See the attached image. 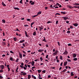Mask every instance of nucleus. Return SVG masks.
Returning <instances> with one entry per match:
<instances>
[{"mask_svg":"<svg viewBox=\"0 0 79 79\" xmlns=\"http://www.w3.org/2000/svg\"><path fill=\"white\" fill-rule=\"evenodd\" d=\"M60 15V13H56V14H55V16H56V15Z\"/></svg>","mask_w":79,"mask_h":79,"instance_id":"nucleus-32","label":"nucleus"},{"mask_svg":"<svg viewBox=\"0 0 79 79\" xmlns=\"http://www.w3.org/2000/svg\"><path fill=\"white\" fill-rule=\"evenodd\" d=\"M16 30H15V31H19V32H20V30H19V29H18V28H16Z\"/></svg>","mask_w":79,"mask_h":79,"instance_id":"nucleus-26","label":"nucleus"},{"mask_svg":"<svg viewBox=\"0 0 79 79\" xmlns=\"http://www.w3.org/2000/svg\"><path fill=\"white\" fill-rule=\"evenodd\" d=\"M72 45V44H68V46H71Z\"/></svg>","mask_w":79,"mask_h":79,"instance_id":"nucleus-54","label":"nucleus"},{"mask_svg":"<svg viewBox=\"0 0 79 79\" xmlns=\"http://www.w3.org/2000/svg\"><path fill=\"white\" fill-rule=\"evenodd\" d=\"M57 53H58V50H56L55 52L53 54V55H54H54H56Z\"/></svg>","mask_w":79,"mask_h":79,"instance_id":"nucleus-8","label":"nucleus"},{"mask_svg":"<svg viewBox=\"0 0 79 79\" xmlns=\"http://www.w3.org/2000/svg\"><path fill=\"white\" fill-rule=\"evenodd\" d=\"M70 29H73V26L72 25L70 26Z\"/></svg>","mask_w":79,"mask_h":79,"instance_id":"nucleus-38","label":"nucleus"},{"mask_svg":"<svg viewBox=\"0 0 79 79\" xmlns=\"http://www.w3.org/2000/svg\"><path fill=\"white\" fill-rule=\"evenodd\" d=\"M60 60H63V57L62 56H60Z\"/></svg>","mask_w":79,"mask_h":79,"instance_id":"nucleus-41","label":"nucleus"},{"mask_svg":"<svg viewBox=\"0 0 79 79\" xmlns=\"http://www.w3.org/2000/svg\"><path fill=\"white\" fill-rule=\"evenodd\" d=\"M68 52L67 50H65L64 52L63 53L64 55H67Z\"/></svg>","mask_w":79,"mask_h":79,"instance_id":"nucleus-5","label":"nucleus"},{"mask_svg":"<svg viewBox=\"0 0 79 79\" xmlns=\"http://www.w3.org/2000/svg\"><path fill=\"white\" fill-rule=\"evenodd\" d=\"M50 7L51 8H53V7L52 5L50 6Z\"/></svg>","mask_w":79,"mask_h":79,"instance_id":"nucleus-40","label":"nucleus"},{"mask_svg":"<svg viewBox=\"0 0 79 79\" xmlns=\"http://www.w3.org/2000/svg\"><path fill=\"white\" fill-rule=\"evenodd\" d=\"M60 13H61V14H62L63 15H66V14H67L66 12L61 11L60 12Z\"/></svg>","mask_w":79,"mask_h":79,"instance_id":"nucleus-6","label":"nucleus"},{"mask_svg":"<svg viewBox=\"0 0 79 79\" xmlns=\"http://www.w3.org/2000/svg\"><path fill=\"white\" fill-rule=\"evenodd\" d=\"M73 7H74V8H78V9H79V6H74Z\"/></svg>","mask_w":79,"mask_h":79,"instance_id":"nucleus-33","label":"nucleus"},{"mask_svg":"<svg viewBox=\"0 0 79 79\" xmlns=\"http://www.w3.org/2000/svg\"><path fill=\"white\" fill-rule=\"evenodd\" d=\"M39 27L40 29H39V31H42V29H44V27L42 28L41 27Z\"/></svg>","mask_w":79,"mask_h":79,"instance_id":"nucleus-12","label":"nucleus"},{"mask_svg":"<svg viewBox=\"0 0 79 79\" xmlns=\"http://www.w3.org/2000/svg\"><path fill=\"white\" fill-rule=\"evenodd\" d=\"M68 64V61L66 60V61L64 62V66H66Z\"/></svg>","mask_w":79,"mask_h":79,"instance_id":"nucleus-4","label":"nucleus"},{"mask_svg":"<svg viewBox=\"0 0 79 79\" xmlns=\"http://www.w3.org/2000/svg\"><path fill=\"white\" fill-rule=\"evenodd\" d=\"M34 63H35V62L34 61H32L31 62V65L32 66H34Z\"/></svg>","mask_w":79,"mask_h":79,"instance_id":"nucleus-18","label":"nucleus"},{"mask_svg":"<svg viewBox=\"0 0 79 79\" xmlns=\"http://www.w3.org/2000/svg\"><path fill=\"white\" fill-rule=\"evenodd\" d=\"M10 52L11 53H14L13 52V51H10Z\"/></svg>","mask_w":79,"mask_h":79,"instance_id":"nucleus-56","label":"nucleus"},{"mask_svg":"<svg viewBox=\"0 0 79 79\" xmlns=\"http://www.w3.org/2000/svg\"><path fill=\"white\" fill-rule=\"evenodd\" d=\"M10 60L11 61H13V59L12 57H10Z\"/></svg>","mask_w":79,"mask_h":79,"instance_id":"nucleus-43","label":"nucleus"},{"mask_svg":"<svg viewBox=\"0 0 79 79\" xmlns=\"http://www.w3.org/2000/svg\"><path fill=\"white\" fill-rule=\"evenodd\" d=\"M26 68H27L25 67H23V69H25V70H26Z\"/></svg>","mask_w":79,"mask_h":79,"instance_id":"nucleus-64","label":"nucleus"},{"mask_svg":"<svg viewBox=\"0 0 79 79\" xmlns=\"http://www.w3.org/2000/svg\"><path fill=\"white\" fill-rule=\"evenodd\" d=\"M48 78H50L51 77V76L50 75H48Z\"/></svg>","mask_w":79,"mask_h":79,"instance_id":"nucleus-63","label":"nucleus"},{"mask_svg":"<svg viewBox=\"0 0 79 79\" xmlns=\"http://www.w3.org/2000/svg\"><path fill=\"white\" fill-rule=\"evenodd\" d=\"M57 44H58V45H59V46H60V42H57Z\"/></svg>","mask_w":79,"mask_h":79,"instance_id":"nucleus-52","label":"nucleus"},{"mask_svg":"<svg viewBox=\"0 0 79 79\" xmlns=\"http://www.w3.org/2000/svg\"><path fill=\"white\" fill-rule=\"evenodd\" d=\"M38 73H40V72H42V71L40 70H37Z\"/></svg>","mask_w":79,"mask_h":79,"instance_id":"nucleus-28","label":"nucleus"},{"mask_svg":"<svg viewBox=\"0 0 79 79\" xmlns=\"http://www.w3.org/2000/svg\"><path fill=\"white\" fill-rule=\"evenodd\" d=\"M20 68H23L24 67H23V66H22L21 65H20Z\"/></svg>","mask_w":79,"mask_h":79,"instance_id":"nucleus-58","label":"nucleus"},{"mask_svg":"<svg viewBox=\"0 0 79 79\" xmlns=\"http://www.w3.org/2000/svg\"><path fill=\"white\" fill-rule=\"evenodd\" d=\"M18 61H19V59L18 58H17V59L15 61H16V62H17V63H18V62H19Z\"/></svg>","mask_w":79,"mask_h":79,"instance_id":"nucleus-30","label":"nucleus"},{"mask_svg":"<svg viewBox=\"0 0 79 79\" xmlns=\"http://www.w3.org/2000/svg\"><path fill=\"white\" fill-rule=\"evenodd\" d=\"M2 45L3 46H5V42H3V43L2 44Z\"/></svg>","mask_w":79,"mask_h":79,"instance_id":"nucleus-48","label":"nucleus"},{"mask_svg":"<svg viewBox=\"0 0 79 79\" xmlns=\"http://www.w3.org/2000/svg\"><path fill=\"white\" fill-rule=\"evenodd\" d=\"M25 62H26V63H28V62H29V61H28L27 60H26Z\"/></svg>","mask_w":79,"mask_h":79,"instance_id":"nucleus-49","label":"nucleus"},{"mask_svg":"<svg viewBox=\"0 0 79 79\" xmlns=\"http://www.w3.org/2000/svg\"><path fill=\"white\" fill-rule=\"evenodd\" d=\"M73 60L74 61H77V58H74L73 59Z\"/></svg>","mask_w":79,"mask_h":79,"instance_id":"nucleus-25","label":"nucleus"},{"mask_svg":"<svg viewBox=\"0 0 79 79\" xmlns=\"http://www.w3.org/2000/svg\"><path fill=\"white\" fill-rule=\"evenodd\" d=\"M52 23V22H50V21H48L47 23V24H49V23Z\"/></svg>","mask_w":79,"mask_h":79,"instance_id":"nucleus-37","label":"nucleus"},{"mask_svg":"<svg viewBox=\"0 0 79 79\" xmlns=\"http://www.w3.org/2000/svg\"><path fill=\"white\" fill-rule=\"evenodd\" d=\"M29 3H31V5H34V3H35V2H33L32 1H30Z\"/></svg>","mask_w":79,"mask_h":79,"instance_id":"nucleus-3","label":"nucleus"},{"mask_svg":"<svg viewBox=\"0 0 79 79\" xmlns=\"http://www.w3.org/2000/svg\"><path fill=\"white\" fill-rule=\"evenodd\" d=\"M42 13V12L40 11L39 12H38L37 15H40Z\"/></svg>","mask_w":79,"mask_h":79,"instance_id":"nucleus-23","label":"nucleus"},{"mask_svg":"<svg viewBox=\"0 0 79 79\" xmlns=\"http://www.w3.org/2000/svg\"><path fill=\"white\" fill-rule=\"evenodd\" d=\"M20 3H21V4H23V3L22 2V0H20Z\"/></svg>","mask_w":79,"mask_h":79,"instance_id":"nucleus-57","label":"nucleus"},{"mask_svg":"<svg viewBox=\"0 0 79 79\" xmlns=\"http://www.w3.org/2000/svg\"><path fill=\"white\" fill-rule=\"evenodd\" d=\"M3 69H1V70H0V73H3Z\"/></svg>","mask_w":79,"mask_h":79,"instance_id":"nucleus-36","label":"nucleus"},{"mask_svg":"<svg viewBox=\"0 0 79 79\" xmlns=\"http://www.w3.org/2000/svg\"><path fill=\"white\" fill-rule=\"evenodd\" d=\"M31 76L32 78H34V79H36V77H35L34 76V75H32Z\"/></svg>","mask_w":79,"mask_h":79,"instance_id":"nucleus-20","label":"nucleus"},{"mask_svg":"<svg viewBox=\"0 0 79 79\" xmlns=\"http://www.w3.org/2000/svg\"><path fill=\"white\" fill-rule=\"evenodd\" d=\"M73 5L75 6H79V4L77 3H75L73 4Z\"/></svg>","mask_w":79,"mask_h":79,"instance_id":"nucleus-16","label":"nucleus"},{"mask_svg":"<svg viewBox=\"0 0 79 79\" xmlns=\"http://www.w3.org/2000/svg\"><path fill=\"white\" fill-rule=\"evenodd\" d=\"M22 45H23V47H26L25 44L24 43L22 44Z\"/></svg>","mask_w":79,"mask_h":79,"instance_id":"nucleus-53","label":"nucleus"},{"mask_svg":"<svg viewBox=\"0 0 79 79\" xmlns=\"http://www.w3.org/2000/svg\"><path fill=\"white\" fill-rule=\"evenodd\" d=\"M74 76V74H73V72L71 73V76Z\"/></svg>","mask_w":79,"mask_h":79,"instance_id":"nucleus-39","label":"nucleus"},{"mask_svg":"<svg viewBox=\"0 0 79 79\" xmlns=\"http://www.w3.org/2000/svg\"><path fill=\"white\" fill-rule=\"evenodd\" d=\"M40 60L41 61H42V60H43V59H42V57H41L40 58Z\"/></svg>","mask_w":79,"mask_h":79,"instance_id":"nucleus-55","label":"nucleus"},{"mask_svg":"<svg viewBox=\"0 0 79 79\" xmlns=\"http://www.w3.org/2000/svg\"><path fill=\"white\" fill-rule=\"evenodd\" d=\"M59 22H58V20H56V24H57Z\"/></svg>","mask_w":79,"mask_h":79,"instance_id":"nucleus-47","label":"nucleus"},{"mask_svg":"<svg viewBox=\"0 0 79 79\" xmlns=\"http://www.w3.org/2000/svg\"><path fill=\"white\" fill-rule=\"evenodd\" d=\"M31 75H28V79H31Z\"/></svg>","mask_w":79,"mask_h":79,"instance_id":"nucleus-17","label":"nucleus"},{"mask_svg":"<svg viewBox=\"0 0 79 79\" xmlns=\"http://www.w3.org/2000/svg\"><path fill=\"white\" fill-rule=\"evenodd\" d=\"M2 21L3 23H5V20L4 19H2Z\"/></svg>","mask_w":79,"mask_h":79,"instance_id":"nucleus-29","label":"nucleus"},{"mask_svg":"<svg viewBox=\"0 0 79 79\" xmlns=\"http://www.w3.org/2000/svg\"><path fill=\"white\" fill-rule=\"evenodd\" d=\"M21 66H24V63H21Z\"/></svg>","mask_w":79,"mask_h":79,"instance_id":"nucleus-61","label":"nucleus"},{"mask_svg":"<svg viewBox=\"0 0 79 79\" xmlns=\"http://www.w3.org/2000/svg\"><path fill=\"white\" fill-rule=\"evenodd\" d=\"M23 71H23V72H21V73L20 74L21 76H22V75H23V76H26V74H27V73H26L25 72H23Z\"/></svg>","mask_w":79,"mask_h":79,"instance_id":"nucleus-1","label":"nucleus"},{"mask_svg":"<svg viewBox=\"0 0 79 79\" xmlns=\"http://www.w3.org/2000/svg\"><path fill=\"white\" fill-rule=\"evenodd\" d=\"M44 39L43 40V41H44V42H46L47 41H46V40H45V37H44Z\"/></svg>","mask_w":79,"mask_h":79,"instance_id":"nucleus-22","label":"nucleus"},{"mask_svg":"<svg viewBox=\"0 0 79 79\" xmlns=\"http://www.w3.org/2000/svg\"><path fill=\"white\" fill-rule=\"evenodd\" d=\"M25 42V40H22V41H19L20 43H23V42Z\"/></svg>","mask_w":79,"mask_h":79,"instance_id":"nucleus-24","label":"nucleus"},{"mask_svg":"<svg viewBox=\"0 0 79 79\" xmlns=\"http://www.w3.org/2000/svg\"><path fill=\"white\" fill-rule=\"evenodd\" d=\"M62 18H63L64 20V21H66L67 19H69L68 17H63Z\"/></svg>","mask_w":79,"mask_h":79,"instance_id":"nucleus-2","label":"nucleus"},{"mask_svg":"<svg viewBox=\"0 0 79 79\" xmlns=\"http://www.w3.org/2000/svg\"><path fill=\"white\" fill-rule=\"evenodd\" d=\"M27 21H31V19H27Z\"/></svg>","mask_w":79,"mask_h":79,"instance_id":"nucleus-42","label":"nucleus"},{"mask_svg":"<svg viewBox=\"0 0 79 79\" xmlns=\"http://www.w3.org/2000/svg\"><path fill=\"white\" fill-rule=\"evenodd\" d=\"M35 53V52H31V55H34V54Z\"/></svg>","mask_w":79,"mask_h":79,"instance_id":"nucleus-50","label":"nucleus"},{"mask_svg":"<svg viewBox=\"0 0 79 79\" xmlns=\"http://www.w3.org/2000/svg\"><path fill=\"white\" fill-rule=\"evenodd\" d=\"M35 23V22H32V23L31 24V27H33L32 26V25H33V24H34Z\"/></svg>","mask_w":79,"mask_h":79,"instance_id":"nucleus-15","label":"nucleus"},{"mask_svg":"<svg viewBox=\"0 0 79 79\" xmlns=\"http://www.w3.org/2000/svg\"><path fill=\"white\" fill-rule=\"evenodd\" d=\"M77 55L75 53L73 54V58H76V56Z\"/></svg>","mask_w":79,"mask_h":79,"instance_id":"nucleus-13","label":"nucleus"},{"mask_svg":"<svg viewBox=\"0 0 79 79\" xmlns=\"http://www.w3.org/2000/svg\"><path fill=\"white\" fill-rule=\"evenodd\" d=\"M14 8L15 10H20L19 8L17 7H14Z\"/></svg>","mask_w":79,"mask_h":79,"instance_id":"nucleus-14","label":"nucleus"},{"mask_svg":"<svg viewBox=\"0 0 79 79\" xmlns=\"http://www.w3.org/2000/svg\"><path fill=\"white\" fill-rule=\"evenodd\" d=\"M37 16H38V15L33 16H32V18H35V17H36Z\"/></svg>","mask_w":79,"mask_h":79,"instance_id":"nucleus-45","label":"nucleus"},{"mask_svg":"<svg viewBox=\"0 0 79 79\" xmlns=\"http://www.w3.org/2000/svg\"><path fill=\"white\" fill-rule=\"evenodd\" d=\"M4 2H2V5L4 6H6V5L4 3Z\"/></svg>","mask_w":79,"mask_h":79,"instance_id":"nucleus-19","label":"nucleus"},{"mask_svg":"<svg viewBox=\"0 0 79 79\" xmlns=\"http://www.w3.org/2000/svg\"><path fill=\"white\" fill-rule=\"evenodd\" d=\"M44 51V50L42 49H39L38 50V52H43Z\"/></svg>","mask_w":79,"mask_h":79,"instance_id":"nucleus-11","label":"nucleus"},{"mask_svg":"<svg viewBox=\"0 0 79 79\" xmlns=\"http://www.w3.org/2000/svg\"><path fill=\"white\" fill-rule=\"evenodd\" d=\"M67 61H68L69 62H71V60L69 59H67Z\"/></svg>","mask_w":79,"mask_h":79,"instance_id":"nucleus-35","label":"nucleus"},{"mask_svg":"<svg viewBox=\"0 0 79 79\" xmlns=\"http://www.w3.org/2000/svg\"><path fill=\"white\" fill-rule=\"evenodd\" d=\"M73 26H75V27H77V26H78V24H77V23H74L73 24Z\"/></svg>","mask_w":79,"mask_h":79,"instance_id":"nucleus-9","label":"nucleus"},{"mask_svg":"<svg viewBox=\"0 0 79 79\" xmlns=\"http://www.w3.org/2000/svg\"><path fill=\"white\" fill-rule=\"evenodd\" d=\"M58 6H59V5H60V4H59L57 3V4H56L55 5V6H58Z\"/></svg>","mask_w":79,"mask_h":79,"instance_id":"nucleus-46","label":"nucleus"},{"mask_svg":"<svg viewBox=\"0 0 79 79\" xmlns=\"http://www.w3.org/2000/svg\"><path fill=\"white\" fill-rule=\"evenodd\" d=\"M23 53H24V54H26V52H25V51H23Z\"/></svg>","mask_w":79,"mask_h":79,"instance_id":"nucleus-62","label":"nucleus"},{"mask_svg":"<svg viewBox=\"0 0 79 79\" xmlns=\"http://www.w3.org/2000/svg\"><path fill=\"white\" fill-rule=\"evenodd\" d=\"M66 69H65L63 71H62V73H64V72H65L66 71Z\"/></svg>","mask_w":79,"mask_h":79,"instance_id":"nucleus-44","label":"nucleus"},{"mask_svg":"<svg viewBox=\"0 0 79 79\" xmlns=\"http://www.w3.org/2000/svg\"><path fill=\"white\" fill-rule=\"evenodd\" d=\"M67 34H70V33H71V31H67Z\"/></svg>","mask_w":79,"mask_h":79,"instance_id":"nucleus-31","label":"nucleus"},{"mask_svg":"<svg viewBox=\"0 0 79 79\" xmlns=\"http://www.w3.org/2000/svg\"><path fill=\"white\" fill-rule=\"evenodd\" d=\"M48 55H47L46 56V58H48Z\"/></svg>","mask_w":79,"mask_h":79,"instance_id":"nucleus-59","label":"nucleus"},{"mask_svg":"<svg viewBox=\"0 0 79 79\" xmlns=\"http://www.w3.org/2000/svg\"><path fill=\"white\" fill-rule=\"evenodd\" d=\"M42 73H46V71L45 70H44L42 71Z\"/></svg>","mask_w":79,"mask_h":79,"instance_id":"nucleus-34","label":"nucleus"},{"mask_svg":"<svg viewBox=\"0 0 79 79\" xmlns=\"http://www.w3.org/2000/svg\"><path fill=\"white\" fill-rule=\"evenodd\" d=\"M7 69H8V71H10V67H8Z\"/></svg>","mask_w":79,"mask_h":79,"instance_id":"nucleus-51","label":"nucleus"},{"mask_svg":"<svg viewBox=\"0 0 79 79\" xmlns=\"http://www.w3.org/2000/svg\"><path fill=\"white\" fill-rule=\"evenodd\" d=\"M33 35H36V31H34L33 33Z\"/></svg>","mask_w":79,"mask_h":79,"instance_id":"nucleus-21","label":"nucleus"},{"mask_svg":"<svg viewBox=\"0 0 79 79\" xmlns=\"http://www.w3.org/2000/svg\"><path fill=\"white\" fill-rule=\"evenodd\" d=\"M45 46L46 47H49L48 45L47 44H46Z\"/></svg>","mask_w":79,"mask_h":79,"instance_id":"nucleus-60","label":"nucleus"},{"mask_svg":"<svg viewBox=\"0 0 79 79\" xmlns=\"http://www.w3.org/2000/svg\"><path fill=\"white\" fill-rule=\"evenodd\" d=\"M13 39L14 41H16V40H17V39L16 38V37L14 38Z\"/></svg>","mask_w":79,"mask_h":79,"instance_id":"nucleus-27","label":"nucleus"},{"mask_svg":"<svg viewBox=\"0 0 79 79\" xmlns=\"http://www.w3.org/2000/svg\"><path fill=\"white\" fill-rule=\"evenodd\" d=\"M19 57L21 59V58H23V56L22 55V54H21V53H19Z\"/></svg>","mask_w":79,"mask_h":79,"instance_id":"nucleus-7","label":"nucleus"},{"mask_svg":"<svg viewBox=\"0 0 79 79\" xmlns=\"http://www.w3.org/2000/svg\"><path fill=\"white\" fill-rule=\"evenodd\" d=\"M0 67L2 69H4V65H0Z\"/></svg>","mask_w":79,"mask_h":79,"instance_id":"nucleus-10","label":"nucleus"}]
</instances>
